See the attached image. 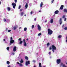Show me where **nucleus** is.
Here are the masks:
<instances>
[{
	"label": "nucleus",
	"instance_id": "obj_1",
	"mask_svg": "<svg viewBox=\"0 0 67 67\" xmlns=\"http://www.w3.org/2000/svg\"><path fill=\"white\" fill-rule=\"evenodd\" d=\"M53 30H51L50 29H48V35H51L53 34Z\"/></svg>",
	"mask_w": 67,
	"mask_h": 67
},
{
	"label": "nucleus",
	"instance_id": "obj_2",
	"mask_svg": "<svg viewBox=\"0 0 67 67\" xmlns=\"http://www.w3.org/2000/svg\"><path fill=\"white\" fill-rule=\"evenodd\" d=\"M12 39H13L12 37H10V40H10V45H12V44L14 43V41Z\"/></svg>",
	"mask_w": 67,
	"mask_h": 67
},
{
	"label": "nucleus",
	"instance_id": "obj_3",
	"mask_svg": "<svg viewBox=\"0 0 67 67\" xmlns=\"http://www.w3.org/2000/svg\"><path fill=\"white\" fill-rule=\"evenodd\" d=\"M12 5H13V8L15 9V7L16 5V3H13L12 4Z\"/></svg>",
	"mask_w": 67,
	"mask_h": 67
},
{
	"label": "nucleus",
	"instance_id": "obj_4",
	"mask_svg": "<svg viewBox=\"0 0 67 67\" xmlns=\"http://www.w3.org/2000/svg\"><path fill=\"white\" fill-rule=\"evenodd\" d=\"M61 62V60L60 59H57V64H60V63Z\"/></svg>",
	"mask_w": 67,
	"mask_h": 67
},
{
	"label": "nucleus",
	"instance_id": "obj_5",
	"mask_svg": "<svg viewBox=\"0 0 67 67\" xmlns=\"http://www.w3.org/2000/svg\"><path fill=\"white\" fill-rule=\"evenodd\" d=\"M23 42H24V46H27V44H26V43L25 42V39H23Z\"/></svg>",
	"mask_w": 67,
	"mask_h": 67
},
{
	"label": "nucleus",
	"instance_id": "obj_6",
	"mask_svg": "<svg viewBox=\"0 0 67 67\" xmlns=\"http://www.w3.org/2000/svg\"><path fill=\"white\" fill-rule=\"evenodd\" d=\"M52 49H54V50H56V46H55L54 45H52Z\"/></svg>",
	"mask_w": 67,
	"mask_h": 67
},
{
	"label": "nucleus",
	"instance_id": "obj_7",
	"mask_svg": "<svg viewBox=\"0 0 67 67\" xmlns=\"http://www.w3.org/2000/svg\"><path fill=\"white\" fill-rule=\"evenodd\" d=\"M37 27L38 30H39V31H41V27L38 24L37 25Z\"/></svg>",
	"mask_w": 67,
	"mask_h": 67
},
{
	"label": "nucleus",
	"instance_id": "obj_8",
	"mask_svg": "<svg viewBox=\"0 0 67 67\" xmlns=\"http://www.w3.org/2000/svg\"><path fill=\"white\" fill-rule=\"evenodd\" d=\"M30 61H28L26 62V66H27V65H28V64L30 65Z\"/></svg>",
	"mask_w": 67,
	"mask_h": 67
},
{
	"label": "nucleus",
	"instance_id": "obj_9",
	"mask_svg": "<svg viewBox=\"0 0 67 67\" xmlns=\"http://www.w3.org/2000/svg\"><path fill=\"white\" fill-rule=\"evenodd\" d=\"M13 51L14 52H15L16 51V47L14 46V47Z\"/></svg>",
	"mask_w": 67,
	"mask_h": 67
},
{
	"label": "nucleus",
	"instance_id": "obj_10",
	"mask_svg": "<svg viewBox=\"0 0 67 67\" xmlns=\"http://www.w3.org/2000/svg\"><path fill=\"white\" fill-rule=\"evenodd\" d=\"M16 64H19L20 66L21 67L23 66V65L22 64H21L20 63H19L18 62H17Z\"/></svg>",
	"mask_w": 67,
	"mask_h": 67
},
{
	"label": "nucleus",
	"instance_id": "obj_11",
	"mask_svg": "<svg viewBox=\"0 0 67 67\" xmlns=\"http://www.w3.org/2000/svg\"><path fill=\"white\" fill-rule=\"evenodd\" d=\"M59 13V11L58 10H57L54 12V13L56 14H57Z\"/></svg>",
	"mask_w": 67,
	"mask_h": 67
},
{
	"label": "nucleus",
	"instance_id": "obj_12",
	"mask_svg": "<svg viewBox=\"0 0 67 67\" xmlns=\"http://www.w3.org/2000/svg\"><path fill=\"white\" fill-rule=\"evenodd\" d=\"M63 8H64V5H61L59 9L60 10H63Z\"/></svg>",
	"mask_w": 67,
	"mask_h": 67
},
{
	"label": "nucleus",
	"instance_id": "obj_13",
	"mask_svg": "<svg viewBox=\"0 0 67 67\" xmlns=\"http://www.w3.org/2000/svg\"><path fill=\"white\" fill-rule=\"evenodd\" d=\"M19 62L21 63H23L24 61L23 60V59H21V60H20Z\"/></svg>",
	"mask_w": 67,
	"mask_h": 67
},
{
	"label": "nucleus",
	"instance_id": "obj_14",
	"mask_svg": "<svg viewBox=\"0 0 67 67\" xmlns=\"http://www.w3.org/2000/svg\"><path fill=\"white\" fill-rule=\"evenodd\" d=\"M25 7L26 8V9H27V7H28V4L27 3H26L25 5Z\"/></svg>",
	"mask_w": 67,
	"mask_h": 67
},
{
	"label": "nucleus",
	"instance_id": "obj_15",
	"mask_svg": "<svg viewBox=\"0 0 67 67\" xmlns=\"http://www.w3.org/2000/svg\"><path fill=\"white\" fill-rule=\"evenodd\" d=\"M64 12H66L67 13V9H65L64 10Z\"/></svg>",
	"mask_w": 67,
	"mask_h": 67
},
{
	"label": "nucleus",
	"instance_id": "obj_16",
	"mask_svg": "<svg viewBox=\"0 0 67 67\" xmlns=\"http://www.w3.org/2000/svg\"><path fill=\"white\" fill-rule=\"evenodd\" d=\"M53 19H52L51 20L50 23H53Z\"/></svg>",
	"mask_w": 67,
	"mask_h": 67
},
{
	"label": "nucleus",
	"instance_id": "obj_17",
	"mask_svg": "<svg viewBox=\"0 0 67 67\" xmlns=\"http://www.w3.org/2000/svg\"><path fill=\"white\" fill-rule=\"evenodd\" d=\"M20 15L21 16H23V14H24V13L23 12H21L20 13Z\"/></svg>",
	"mask_w": 67,
	"mask_h": 67
},
{
	"label": "nucleus",
	"instance_id": "obj_18",
	"mask_svg": "<svg viewBox=\"0 0 67 67\" xmlns=\"http://www.w3.org/2000/svg\"><path fill=\"white\" fill-rule=\"evenodd\" d=\"M43 2H41V4H40V7H42V6H43Z\"/></svg>",
	"mask_w": 67,
	"mask_h": 67
},
{
	"label": "nucleus",
	"instance_id": "obj_19",
	"mask_svg": "<svg viewBox=\"0 0 67 67\" xmlns=\"http://www.w3.org/2000/svg\"><path fill=\"white\" fill-rule=\"evenodd\" d=\"M39 67H41L42 66V64H41V63H39Z\"/></svg>",
	"mask_w": 67,
	"mask_h": 67
},
{
	"label": "nucleus",
	"instance_id": "obj_20",
	"mask_svg": "<svg viewBox=\"0 0 67 67\" xmlns=\"http://www.w3.org/2000/svg\"><path fill=\"white\" fill-rule=\"evenodd\" d=\"M62 37V35H60L58 36V38H61Z\"/></svg>",
	"mask_w": 67,
	"mask_h": 67
},
{
	"label": "nucleus",
	"instance_id": "obj_21",
	"mask_svg": "<svg viewBox=\"0 0 67 67\" xmlns=\"http://www.w3.org/2000/svg\"><path fill=\"white\" fill-rule=\"evenodd\" d=\"M7 9L8 11H10L11 10V8L10 7H8Z\"/></svg>",
	"mask_w": 67,
	"mask_h": 67
},
{
	"label": "nucleus",
	"instance_id": "obj_22",
	"mask_svg": "<svg viewBox=\"0 0 67 67\" xmlns=\"http://www.w3.org/2000/svg\"><path fill=\"white\" fill-rule=\"evenodd\" d=\"M26 30H27V28L25 27L24 29V31H26Z\"/></svg>",
	"mask_w": 67,
	"mask_h": 67
},
{
	"label": "nucleus",
	"instance_id": "obj_23",
	"mask_svg": "<svg viewBox=\"0 0 67 67\" xmlns=\"http://www.w3.org/2000/svg\"><path fill=\"white\" fill-rule=\"evenodd\" d=\"M25 59H26L27 60H28V57H27L26 56H25Z\"/></svg>",
	"mask_w": 67,
	"mask_h": 67
},
{
	"label": "nucleus",
	"instance_id": "obj_24",
	"mask_svg": "<svg viewBox=\"0 0 67 67\" xmlns=\"http://www.w3.org/2000/svg\"><path fill=\"white\" fill-rule=\"evenodd\" d=\"M7 64L8 65L10 64V62L9 61H7Z\"/></svg>",
	"mask_w": 67,
	"mask_h": 67
},
{
	"label": "nucleus",
	"instance_id": "obj_25",
	"mask_svg": "<svg viewBox=\"0 0 67 67\" xmlns=\"http://www.w3.org/2000/svg\"><path fill=\"white\" fill-rule=\"evenodd\" d=\"M17 27H16L15 26H14V30H16V28H17Z\"/></svg>",
	"mask_w": 67,
	"mask_h": 67
},
{
	"label": "nucleus",
	"instance_id": "obj_26",
	"mask_svg": "<svg viewBox=\"0 0 67 67\" xmlns=\"http://www.w3.org/2000/svg\"><path fill=\"white\" fill-rule=\"evenodd\" d=\"M42 35V33L41 32L39 33L38 34V36H40V35Z\"/></svg>",
	"mask_w": 67,
	"mask_h": 67
},
{
	"label": "nucleus",
	"instance_id": "obj_27",
	"mask_svg": "<svg viewBox=\"0 0 67 67\" xmlns=\"http://www.w3.org/2000/svg\"><path fill=\"white\" fill-rule=\"evenodd\" d=\"M49 45H50V44H49V42L47 44V46H48Z\"/></svg>",
	"mask_w": 67,
	"mask_h": 67
},
{
	"label": "nucleus",
	"instance_id": "obj_28",
	"mask_svg": "<svg viewBox=\"0 0 67 67\" xmlns=\"http://www.w3.org/2000/svg\"><path fill=\"white\" fill-rule=\"evenodd\" d=\"M9 48H10V47H7V50H8V51H9Z\"/></svg>",
	"mask_w": 67,
	"mask_h": 67
},
{
	"label": "nucleus",
	"instance_id": "obj_29",
	"mask_svg": "<svg viewBox=\"0 0 67 67\" xmlns=\"http://www.w3.org/2000/svg\"><path fill=\"white\" fill-rule=\"evenodd\" d=\"M23 42V41H20L19 43L20 44H22Z\"/></svg>",
	"mask_w": 67,
	"mask_h": 67
},
{
	"label": "nucleus",
	"instance_id": "obj_30",
	"mask_svg": "<svg viewBox=\"0 0 67 67\" xmlns=\"http://www.w3.org/2000/svg\"><path fill=\"white\" fill-rule=\"evenodd\" d=\"M63 67H67L66 66V65L65 64H63Z\"/></svg>",
	"mask_w": 67,
	"mask_h": 67
},
{
	"label": "nucleus",
	"instance_id": "obj_31",
	"mask_svg": "<svg viewBox=\"0 0 67 67\" xmlns=\"http://www.w3.org/2000/svg\"><path fill=\"white\" fill-rule=\"evenodd\" d=\"M64 30H67V27H65L64 28Z\"/></svg>",
	"mask_w": 67,
	"mask_h": 67
},
{
	"label": "nucleus",
	"instance_id": "obj_32",
	"mask_svg": "<svg viewBox=\"0 0 67 67\" xmlns=\"http://www.w3.org/2000/svg\"><path fill=\"white\" fill-rule=\"evenodd\" d=\"M62 18H63V19L64 18H65V15H63L62 17Z\"/></svg>",
	"mask_w": 67,
	"mask_h": 67
},
{
	"label": "nucleus",
	"instance_id": "obj_33",
	"mask_svg": "<svg viewBox=\"0 0 67 67\" xmlns=\"http://www.w3.org/2000/svg\"><path fill=\"white\" fill-rule=\"evenodd\" d=\"M49 49L50 50H51V49H52V46H51L49 47Z\"/></svg>",
	"mask_w": 67,
	"mask_h": 67
},
{
	"label": "nucleus",
	"instance_id": "obj_34",
	"mask_svg": "<svg viewBox=\"0 0 67 67\" xmlns=\"http://www.w3.org/2000/svg\"><path fill=\"white\" fill-rule=\"evenodd\" d=\"M34 25H33L32 26V29H33V28H34Z\"/></svg>",
	"mask_w": 67,
	"mask_h": 67
},
{
	"label": "nucleus",
	"instance_id": "obj_35",
	"mask_svg": "<svg viewBox=\"0 0 67 67\" xmlns=\"http://www.w3.org/2000/svg\"><path fill=\"white\" fill-rule=\"evenodd\" d=\"M66 20H67V18H64V21H66Z\"/></svg>",
	"mask_w": 67,
	"mask_h": 67
},
{
	"label": "nucleus",
	"instance_id": "obj_36",
	"mask_svg": "<svg viewBox=\"0 0 67 67\" xmlns=\"http://www.w3.org/2000/svg\"><path fill=\"white\" fill-rule=\"evenodd\" d=\"M15 3H16L17 2V0H14Z\"/></svg>",
	"mask_w": 67,
	"mask_h": 67
},
{
	"label": "nucleus",
	"instance_id": "obj_37",
	"mask_svg": "<svg viewBox=\"0 0 67 67\" xmlns=\"http://www.w3.org/2000/svg\"><path fill=\"white\" fill-rule=\"evenodd\" d=\"M21 38H19L18 39V41H21Z\"/></svg>",
	"mask_w": 67,
	"mask_h": 67
},
{
	"label": "nucleus",
	"instance_id": "obj_38",
	"mask_svg": "<svg viewBox=\"0 0 67 67\" xmlns=\"http://www.w3.org/2000/svg\"><path fill=\"white\" fill-rule=\"evenodd\" d=\"M52 53H51V52H49V55H51Z\"/></svg>",
	"mask_w": 67,
	"mask_h": 67
},
{
	"label": "nucleus",
	"instance_id": "obj_39",
	"mask_svg": "<svg viewBox=\"0 0 67 67\" xmlns=\"http://www.w3.org/2000/svg\"><path fill=\"white\" fill-rule=\"evenodd\" d=\"M60 25H61L62 24V21H60Z\"/></svg>",
	"mask_w": 67,
	"mask_h": 67
},
{
	"label": "nucleus",
	"instance_id": "obj_40",
	"mask_svg": "<svg viewBox=\"0 0 67 67\" xmlns=\"http://www.w3.org/2000/svg\"><path fill=\"white\" fill-rule=\"evenodd\" d=\"M4 22H5L6 21V19H5V18L4 19Z\"/></svg>",
	"mask_w": 67,
	"mask_h": 67
},
{
	"label": "nucleus",
	"instance_id": "obj_41",
	"mask_svg": "<svg viewBox=\"0 0 67 67\" xmlns=\"http://www.w3.org/2000/svg\"><path fill=\"white\" fill-rule=\"evenodd\" d=\"M21 8V5H20L18 9H20Z\"/></svg>",
	"mask_w": 67,
	"mask_h": 67
},
{
	"label": "nucleus",
	"instance_id": "obj_42",
	"mask_svg": "<svg viewBox=\"0 0 67 67\" xmlns=\"http://www.w3.org/2000/svg\"><path fill=\"white\" fill-rule=\"evenodd\" d=\"M33 62H34V63H35V60H33L32 61Z\"/></svg>",
	"mask_w": 67,
	"mask_h": 67
},
{
	"label": "nucleus",
	"instance_id": "obj_43",
	"mask_svg": "<svg viewBox=\"0 0 67 67\" xmlns=\"http://www.w3.org/2000/svg\"><path fill=\"white\" fill-rule=\"evenodd\" d=\"M54 0H52L51 1L52 3H53V2H54Z\"/></svg>",
	"mask_w": 67,
	"mask_h": 67
},
{
	"label": "nucleus",
	"instance_id": "obj_44",
	"mask_svg": "<svg viewBox=\"0 0 67 67\" xmlns=\"http://www.w3.org/2000/svg\"><path fill=\"white\" fill-rule=\"evenodd\" d=\"M11 31V30H8V32H10Z\"/></svg>",
	"mask_w": 67,
	"mask_h": 67
},
{
	"label": "nucleus",
	"instance_id": "obj_45",
	"mask_svg": "<svg viewBox=\"0 0 67 67\" xmlns=\"http://www.w3.org/2000/svg\"><path fill=\"white\" fill-rule=\"evenodd\" d=\"M54 50H55L54 49H52V52L54 53Z\"/></svg>",
	"mask_w": 67,
	"mask_h": 67
},
{
	"label": "nucleus",
	"instance_id": "obj_46",
	"mask_svg": "<svg viewBox=\"0 0 67 67\" xmlns=\"http://www.w3.org/2000/svg\"><path fill=\"white\" fill-rule=\"evenodd\" d=\"M23 10V9H20V12H22V11Z\"/></svg>",
	"mask_w": 67,
	"mask_h": 67
},
{
	"label": "nucleus",
	"instance_id": "obj_47",
	"mask_svg": "<svg viewBox=\"0 0 67 67\" xmlns=\"http://www.w3.org/2000/svg\"><path fill=\"white\" fill-rule=\"evenodd\" d=\"M64 25H63L62 26V27L63 28H64Z\"/></svg>",
	"mask_w": 67,
	"mask_h": 67
},
{
	"label": "nucleus",
	"instance_id": "obj_48",
	"mask_svg": "<svg viewBox=\"0 0 67 67\" xmlns=\"http://www.w3.org/2000/svg\"><path fill=\"white\" fill-rule=\"evenodd\" d=\"M34 20L35 21H36V18H35Z\"/></svg>",
	"mask_w": 67,
	"mask_h": 67
},
{
	"label": "nucleus",
	"instance_id": "obj_49",
	"mask_svg": "<svg viewBox=\"0 0 67 67\" xmlns=\"http://www.w3.org/2000/svg\"><path fill=\"white\" fill-rule=\"evenodd\" d=\"M31 14H33V12H31Z\"/></svg>",
	"mask_w": 67,
	"mask_h": 67
},
{
	"label": "nucleus",
	"instance_id": "obj_50",
	"mask_svg": "<svg viewBox=\"0 0 67 67\" xmlns=\"http://www.w3.org/2000/svg\"><path fill=\"white\" fill-rule=\"evenodd\" d=\"M62 21V19L60 18V21Z\"/></svg>",
	"mask_w": 67,
	"mask_h": 67
},
{
	"label": "nucleus",
	"instance_id": "obj_51",
	"mask_svg": "<svg viewBox=\"0 0 67 67\" xmlns=\"http://www.w3.org/2000/svg\"><path fill=\"white\" fill-rule=\"evenodd\" d=\"M8 67H11V66L10 65H9L8 66Z\"/></svg>",
	"mask_w": 67,
	"mask_h": 67
},
{
	"label": "nucleus",
	"instance_id": "obj_52",
	"mask_svg": "<svg viewBox=\"0 0 67 67\" xmlns=\"http://www.w3.org/2000/svg\"><path fill=\"white\" fill-rule=\"evenodd\" d=\"M1 4V1H0V5Z\"/></svg>",
	"mask_w": 67,
	"mask_h": 67
},
{
	"label": "nucleus",
	"instance_id": "obj_53",
	"mask_svg": "<svg viewBox=\"0 0 67 67\" xmlns=\"http://www.w3.org/2000/svg\"><path fill=\"white\" fill-rule=\"evenodd\" d=\"M6 31H8V28H6Z\"/></svg>",
	"mask_w": 67,
	"mask_h": 67
},
{
	"label": "nucleus",
	"instance_id": "obj_54",
	"mask_svg": "<svg viewBox=\"0 0 67 67\" xmlns=\"http://www.w3.org/2000/svg\"><path fill=\"white\" fill-rule=\"evenodd\" d=\"M26 40V41H28V40H29V39H28V38H27Z\"/></svg>",
	"mask_w": 67,
	"mask_h": 67
},
{
	"label": "nucleus",
	"instance_id": "obj_55",
	"mask_svg": "<svg viewBox=\"0 0 67 67\" xmlns=\"http://www.w3.org/2000/svg\"><path fill=\"white\" fill-rule=\"evenodd\" d=\"M3 41H4V42L5 41V39H4V40H3Z\"/></svg>",
	"mask_w": 67,
	"mask_h": 67
},
{
	"label": "nucleus",
	"instance_id": "obj_56",
	"mask_svg": "<svg viewBox=\"0 0 67 67\" xmlns=\"http://www.w3.org/2000/svg\"><path fill=\"white\" fill-rule=\"evenodd\" d=\"M63 63H61V65H63Z\"/></svg>",
	"mask_w": 67,
	"mask_h": 67
},
{
	"label": "nucleus",
	"instance_id": "obj_57",
	"mask_svg": "<svg viewBox=\"0 0 67 67\" xmlns=\"http://www.w3.org/2000/svg\"><path fill=\"white\" fill-rule=\"evenodd\" d=\"M47 22V20H46V21H45V22Z\"/></svg>",
	"mask_w": 67,
	"mask_h": 67
},
{
	"label": "nucleus",
	"instance_id": "obj_58",
	"mask_svg": "<svg viewBox=\"0 0 67 67\" xmlns=\"http://www.w3.org/2000/svg\"><path fill=\"white\" fill-rule=\"evenodd\" d=\"M24 16H26V14H25Z\"/></svg>",
	"mask_w": 67,
	"mask_h": 67
},
{
	"label": "nucleus",
	"instance_id": "obj_59",
	"mask_svg": "<svg viewBox=\"0 0 67 67\" xmlns=\"http://www.w3.org/2000/svg\"><path fill=\"white\" fill-rule=\"evenodd\" d=\"M34 67H36V66H35V65H34Z\"/></svg>",
	"mask_w": 67,
	"mask_h": 67
},
{
	"label": "nucleus",
	"instance_id": "obj_60",
	"mask_svg": "<svg viewBox=\"0 0 67 67\" xmlns=\"http://www.w3.org/2000/svg\"><path fill=\"white\" fill-rule=\"evenodd\" d=\"M39 12H41V10L39 11Z\"/></svg>",
	"mask_w": 67,
	"mask_h": 67
},
{
	"label": "nucleus",
	"instance_id": "obj_61",
	"mask_svg": "<svg viewBox=\"0 0 67 67\" xmlns=\"http://www.w3.org/2000/svg\"><path fill=\"white\" fill-rule=\"evenodd\" d=\"M66 42H67V39L66 40Z\"/></svg>",
	"mask_w": 67,
	"mask_h": 67
},
{
	"label": "nucleus",
	"instance_id": "obj_62",
	"mask_svg": "<svg viewBox=\"0 0 67 67\" xmlns=\"http://www.w3.org/2000/svg\"><path fill=\"white\" fill-rule=\"evenodd\" d=\"M21 29V27H19V29Z\"/></svg>",
	"mask_w": 67,
	"mask_h": 67
},
{
	"label": "nucleus",
	"instance_id": "obj_63",
	"mask_svg": "<svg viewBox=\"0 0 67 67\" xmlns=\"http://www.w3.org/2000/svg\"><path fill=\"white\" fill-rule=\"evenodd\" d=\"M66 38L67 39V36H66Z\"/></svg>",
	"mask_w": 67,
	"mask_h": 67
},
{
	"label": "nucleus",
	"instance_id": "obj_64",
	"mask_svg": "<svg viewBox=\"0 0 67 67\" xmlns=\"http://www.w3.org/2000/svg\"><path fill=\"white\" fill-rule=\"evenodd\" d=\"M66 64H67V62H66Z\"/></svg>",
	"mask_w": 67,
	"mask_h": 67
}]
</instances>
